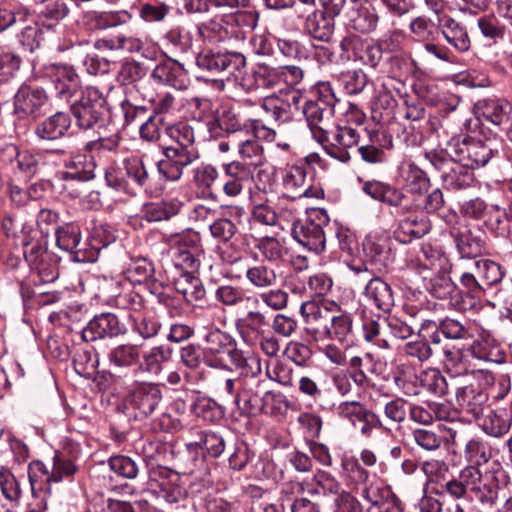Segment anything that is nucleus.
<instances>
[{
    "label": "nucleus",
    "instance_id": "nucleus-1",
    "mask_svg": "<svg viewBox=\"0 0 512 512\" xmlns=\"http://www.w3.org/2000/svg\"><path fill=\"white\" fill-rule=\"evenodd\" d=\"M468 465L440 485L441 494L453 500H478L485 509H493L500 499L506 497L505 491L494 477L483 476L479 465L485 464L491 457L487 445L479 439L469 440L464 449Z\"/></svg>",
    "mask_w": 512,
    "mask_h": 512
},
{
    "label": "nucleus",
    "instance_id": "nucleus-2",
    "mask_svg": "<svg viewBox=\"0 0 512 512\" xmlns=\"http://www.w3.org/2000/svg\"><path fill=\"white\" fill-rule=\"evenodd\" d=\"M77 468L67 456L55 454L51 466L41 460H33L28 465V478L33 496L51 492V485L61 481H71Z\"/></svg>",
    "mask_w": 512,
    "mask_h": 512
},
{
    "label": "nucleus",
    "instance_id": "nucleus-3",
    "mask_svg": "<svg viewBox=\"0 0 512 512\" xmlns=\"http://www.w3.org/2000/svg\"><path fill=\"white\" fill-rule=\"evenodd\" d=\"M69 104L79 129L92 130L102 125L107 112V101L98 88L85 87Z\"/></svg>",
    "mask_w": 512,
    "mask_h": 512
},
{
    "label": "nucleus",
    "instance_id": "nucleus-4",
    "mask_svg": "<svg viewBox=\"0 0 512 512\" xmlns=\"http://www.w3.org/2000/svg\"><path fill=\"white\" fill-rule=\"evenodd\" d=\"M448 146L460 162L471 168L487 165L492 158L499 156L503 148L496 138L483 140L471 136L453 138Z\"/></svg>",
    "mask_w": 512,
    "mask_h": 512
},
{
    "label": "nucleus",
    "instance_id": "nucleus-5",
    "mask_svg": "<svg viewBox=\"0 0 512 512\" xmlns=\"http://www.w3.org/2000/svg\"><path fill=\"white\" fill-rule=\"evenodd\" d=\"M330 218L323 208H312L306 217L293 224V238L308 251L321 254L326 248L325 228L329 226Z\"/></svg>",
    "mask_w": 512,
    "mask_h": 512
},
{
    "label": "nucleus",
    "instance_id": "nucleus-6",
    "mask_svg": "<svg viewBox=\"0 0 512 512\" xmlns=\"http://www.w3.org/2000/svg\"><path fill=\"white\" fill-rule=\"evenodd\" d=\"M333 311L316 312L313 314L314 325L311 334L315 340H334L340 343L348 341L353 333V317L338 304H332Z\"/></svg>",
    "mask_w": 512,
    "mask_h": 512
},
{
    "label": "nucleus",
    "instance_id": "nucleus-7",
    "mask_svg": "<svg viewBox=\"0 0 512 512\" xmlns=\"http://www.w3.org/2000/svg\"><path fill=\"white\" fill-rule=\"evenodd\" d=\"M425 158L439 173L444 186L452 190L468 188L474 181L473 173L458 158L448 157L443 151H429Z\"/></svg>",
    "mask_w": 512,
    "mask_h": 512
},
{
    "label": "nucleus",
    "instance_id": "nucleus-8",
    "mask_svg": "<svg viewBox=\"0 0 512 512\" xmlns=\"http://www.w3.org/2000/svg\"><path fill=\"white\" fill-rule=\"evenodd\" d=\"M316 141L332 158L346 163L351 159L349 150L354 148L360 139L359 132L350 126H335L332 129H320Z\"/></svg>",
    "mask_w": 512,
    "mask_h": 512
},
{
    "label": "nucleus",
    "instance_id": "nucleus-9",
    "mask_svg": "<svg viewBox=\"0 0 512 512\" xmlns=\"http://www.w3.org/2000/svg\"><path fill=\"white\" fill-rule=\"evenodd\" d=\"M163 399L159 384L154 382H138L123 399L127 409L134 411L136 419L151 416L160 406Z\"/></svg>",
    "mask_w": 512,
    "mask_h": 512
},
{
    "label": "nucleus",
    "instance_id": "nucleus-10",
    "mask_svg": "<svg viewBox=\"0 0 512 512\" xmlns=\"http://www.w3.org/2000/svg\"><path fill=\"white\" fill-rule=\"evenodd\" d=\"M301 95L295 90H280L264 97L260 107L272 124L280 126L293 121L299 110Z\"/></svg>",
    "mask_w": 512,
    "mask_h": 512
},
{
    "label": "nucleus",
    "instance_id": "nucleus-11",
    "mask_svg": "<svg viewBox=\"0 0 512 512\" xmlns=\"http://www.w3.org/2000/svg\"><path fill=\"white\" fill-rule=\"evenodd\" d=\"M42 71L52 83L56 96L67 103L75 99L82 90L80 77L70 65L49 63L43 66Z\"/></svg>",
    "mask_w": 512,
    "mask_h": 512
},
{
    "label": "nucleus",
    "instance_id": "nucleus-12",
    "mask_svg": "<svg viewBox=\"0 0 512 512\" xmlns=\"http://www.w3.org/2000/svg\"><path fill=\"white\" fill-rule=\"evenodd\" d=\"M205 362L210 367H222L226 358L232 360L238 351L236 340L227 332L219 328L206 331L203 338Z\"/></svg>",
    "mask_w": 512,
    "mask_h": 512
},
{
    "label": "nucleus",
    "instance_id": "nucleus-13",
    "mask_svg": "<svg viewBox=\"0 0 512 512\" xmlns=\"http://www.w3.org/2000/svg\"><path fill=\"white\" fill-rule=\"evenodd\" d=\"M283 196L296 200L302 197L322 198L323 190L308 183L307 166L304 163L289 166L282 176Z\"/></svg>",
    "mask_w": 512,
    "mask_h": 512
},
{
    "label": "nucleus",
    "instance_id": "nucleus-14",
    "mask_svg": "<svg viewBox=\"0 0 512 512\" xmlns=\"http://www.w3.org/2000/svg\"><path fill=\"white\" fill-rule=\"evenodd\" d=\"M197 67L211 75H217L227 71L232 74L246 65V58L240 52L228 50L216 51L213 49L203 50L196 57Z\"/></svg>",
    "mask_w": 512,
    "mask_h": 512
},
{
    "label": "nucleus",
    "instance_id": "nucleus-15",
    "mask_svg": "<svg viewBox=\"0 0 512 512\" xmlns=\"http://www.w3.org/2000/svg\"><path fill=\"white\" fill-rule=\"evenodd\" d=\"M199 157L198 150L167 146L163 149V158L157 162L158 173L163 180L176 182L181 179L184 168Z\"/></svg>",
    "mask_w": 512,
    "mask_h": 512
},
{
    "label": "nucleus",
    "instance_id": "nucleus-16",
    "mask_svg": "<svg viewBox=\"0 0 512 512\" xmlns=\"http://www.w3.org/2000/svg\"><path fill=\"white\" fill-rule=\"evenodd\" d=\"M223 174L220 178L222 191L229 198H235L242 194L244 187L254 177V172L247 169L238 161L223 163Z\"/></svg>",
    "mask_w": 512,
    "mask_h": 512
},
{
    "label": "nucleus",
    "instance_id": "nucleus-17",
    "mask_svg": "<svg viewBox=\"0 0 512 512\" xmlns=\"http://www.w3.org/2000/svg\"><path fill=\"white\" fill-rule=\"evenodd\" d=\"M48 101L45 89L21 85L14 96V111L19 117L36 115Z\"/></svg>",
    "mask_w": 512,
    "mask_h": 512
},
{
    "label": "nucleus",
    "instance_id": "nucleus-18",
    "mask_svg": "<svg viewBox=\"0 0 512 512\" xmlns=\"http://www.w3.org/2000/svg\"><path fill=\"white\" fill-rule=\"evenodd\" d=\"M123 333L118 317L113 313H101L94 316L82 330V339L93 342L99 339L113 338Z\"/></svg>",
    "mask_w": 512,
    "mask_h": 512
},
{
    "label": "nucleus",
    "instance_id": "nucleus-19",
    "mask_svg": "<svg viewBox=\"0 0 512 512\" xmlns=\"http://www.w3.org/2000/svg\"><path fill=\"white\" fill-rule=\"evenodd\" d=\"M488 401V393L480 385L473 383L459 387L456 391V402L462 411L479 418L483 415Z\"/></svg>",
    "mask_w": 512,
    "mask_h": 512
},
{
    "label": "nucleus",
    "instance_id": "nucleus-20",
    "mask_svg": "<svg viewBox=\"0 0 512 512\" xmlns=\"http://www.w3.org/2000/svg\"><path fill=\"white\" fill-rule=\"evenodd\" d=\"M442 353L444 356L443 362L449 371H454L457 375H470L473 379L484 381L487 385L493 383L494 377L491 372L483 369L469 370L461 349L446 345L442 348Z\"/></svg>",
    "mask_w": 512,
    "mask_h": 512
},
{
    "label": "nucleus",
    "instance_id": "nucleus-21",
    "mask_svg": "<svg viewBox=\"0 0 512 512\" xmlns=\"http://www.w3.org/2000/svg\"><path fill=\"white\" fill-rule=\"evenodd\" d=\"M70 126V115L58 111L39 122L34 128V134L39 140L54 141L65 136Z\"/></svg>",
    "mask_w": 512,
    "mask_h": 512
},
{
    "label": "nucleus",
    "instance_id": "nucleus-22",
    "mask_svg": "<svg viewBox=\"0 0 512 512\" xmlns=\"http://www.w3.org/2000/svg\"><path fill=\"white\" fill-rule=\"evenodd\" d=\"M151 77L162 84L174 87L177 90L187 88V73L180 63L172 60L164 61L156 65Z\"/></svg>",
    "mask_w": 512,
    "mask_h": 512
},
{
    "label": "nucleus",
    "instance_id": "nucleus-23",
    "mask_svg": "<svg viewBox=\"0 0 512 512\" xmlns=\"http://www.w3.org/2000/svg\"><path fill=\"white\" fill-rule=\"evenodd\" d=\"M268 325L265 315L258 310H250L235 320L236 329L244 342L253 345Z\"/></svg>",
    "mask_w": 512,
    "mask_h": 512
},
{
    "label": "nucleus",
    "instance_id": "nucleus-24",
    "mask_svg": "<svg viewBox=\"0 0 512 512\" xmlns=\"http://www.w3.org/2000/svg\"><path fill=\"white\" fill-rule=\"evenodd\" d=\"M57 246L66 252L74 255V260L78 262L88 261L81 245V230L77 224L67 223L55 231Z\"/></svg>",
    "mask_w": 512,
    "mask_h": 512
},
{
    "label": "nucleus",
    "instance_id": "nucleus-25",
    "mask_svg": "<svg viewBox=\"0 0 512 512\" xmlns=\"http://www.w3.org/2000/svg\"><path fill=\"white\" fill-rule=\"evenodd\" d=\"M131 20L127 11L88 12L84 16V25L92 32L124 25Z\"/></svg>",
    "mask_w": 512,
    "mask_h": 512
},
{
    "label": "nucleus",
    "instance_id": "nucleus-26",
    "mask_svg": "<svg viewBox=\"0 0 512 512\" xmlns=\"http://www.w3.org/2000/svg\"><path fill=\"white\" fill-rule=\"evenodd\" d=\"M364 295L377 309L389 312L394 306L391 286L380 277H372L365 286Z\"/></svg>",
    "mask_w": 512,
    "mask_h": 512
},
{
    "label": "nucleus",
    "instance_id": "nucleus-27",
    "mask_svg": "<svg viewBox=\"0 0 512 512\" xmlns=\"http://www.w3.org/2000/svg\"><path fill=\"white\" fill-rule=\"evenodd\" d=\"M431 230V222L425 215H409L400 220L397 229L395 230V237L401 243L411 242L413 239H418Z\"/></svg>",
    "mask_w": 512,
    "mask_h": 512
},
{
    "label": "nucleus",
    "instance_id": "nucleus-28",
    "mask_svg": "<svg viewBox=\"0 0 512 512\" xmlns=\"http://www.w3.org/2000/svg\"><path fill=\"white\" fill-rule=\"evenodd\" d=\"M439 30L447 41L458 52H466L471 47L467 29L460 22L450 17H445L439 21Z\"/></svg>",
    "mask_w": 512,
    "mask_h": 512
},
{
    "label": "nucleus",
    "instance_id": "nucleus-29",
    "mask_svg": "<svg viewBox=\"0 0 512 512\" xmlns=\"http://www.w3.org/2000/svg\"><path fill=\"white\" fill-rule=\"evenodd\" d=\"M259 15L254 10H238L225 18L232 38L244 41L258 24Z\"/></svg>",
    "mask_w": 512,
    "mask_h": 512
},
{
    "label": "nucleus",
    "instance_id": "nucleus-30",
    "mask_svg": "<svg viewBox=\"0 0 512 512\" xmlns=\"http://www.w3.org/2000/svg\"><path fill=\"white\" fill-rule=\"evenodd\" d=\"M399 178L403 189L410 194L421 195L430 186L427 174L412 162L402 164Z\"/></svg>",
    "mask_w": 512,
    "mask_h": 512
},
{
    "label": "nucleus",
    "instance_id": "nucleus-31",
    "mask_svg": "<svg viewBox=\"0 0 512 512\" xmlns=\"http://www.w3.org/2000/svg\"><path fill=\"white\" fill-rule=\"evenodd\" d=\"M149 491L155 496L159 504L172 505L186 498V491L167 478L160 480L153 477L148 482Z\"/></svg>",
    "mask_w": 512,
    "mask_h": 512
},
{
    "label": "nucleus",
    "instance_id": "nucleus-32",
    "mask_svg": "<svg viewBox=\"0 0 512 512\" xmlns=\"http://www.w3.org/2000/svg\"><path fill=\"white\" fill-rule=\"evenodd\" d=\"M264 394L261 396L254 390L249 382L239 385L238 394L235 398V406L240 415L257 416L263 412Z\"/></svg>",
    "mask_w": 512,
    "mask_h": 512
},
{
    "label": "nucleus",
    "instance_id": "nucleus-33",
    "mask_svg": "<svg viewBox=\"0 0 512 512\" xmlns=\"http://www.w3.org/2000/svg\"><path fill=\"white\" fill-rule=\"evenodd\" d=\"M334 18L335 16H331L324 11H314L307 16L305 30L314 39L328 42L334 33Z\"/></svg>",
    "mask_w": 512,
    "mask_h": 512
},
{
    "label": "nucleus",
    "instance_id": "nucleus-34",
    "mask_svg": "<svg viewBox=\"0 0 512 512\" xmlns=\"http://www.w3.org/2000/svg\"><path fill=\"white\" fill-rule=\"evenodd\" d=\"M173 357V349L165 344L153 346L148 351L141 354L142 362L138 369L142 372L159 375L163 370V365L169 362Z\"/></svg>",
    "mask_w": 512,
    "mask_h": 512
},
{
    "label": "nucleus",
    "instance_id": "nucleus-35",
    "mask_svg": "<svg viewBox=\"0 0 512 512\" xmlns=\"http://www.w3.org/2000/svg\"><path fill=\"white\" fill-rule=\"evenodd\" d=\"M512 426V414L509 407H499L491 410L485 417L482 429L493 437H502L510 430Z\"/></svg>",
    "mask_w": 512,
    "mask_h": 512
},
{
    "label": "nucleus",
    "instance_id": "nucleus-36",
    "mask_svg": "<svg viewBox=\"0 0 512 512\" xmlns=\"http://www.w3.org/2000/svg\"><path fill=\"white\" fill-rule=\"evenodd\" d=\"M302 113L316 140L317 132L326 128V121H329L334 114L333 108L319 105L317 102L307 100L302 107Z\"/></svg>",
    "mask_w": 512,
    "mask_h": 512
},
{
    "label": "nucleus",
    "instance_id": "nucleus-37",
    "mask_svg": "<svg viewBox=\"0 0 512 512\" xmlns=\"http://www.w3.org/2000/svg\"><path fill=\"white\" fill-rule=\"evenodd\" d=\"M457 250L462 258H475L482 254L485 242L469 229L459 230L453 235Z\"/></svg>",
    "mask_w": 512,
    "mask_h": 512
},
{
    "label": "nucleus",
    "instance_id": "nucleus-38",
    "mask_svg": "<svg viewBox=\"0 0 512 512\" xmlns=\"http://www.w3.org/2000/svg\"><path fill=\"white\" fill-rule=\"evenodd\" d=\"M142 47L143 43L140 39L125 34L100 38L94 42V48L100 51L122 50L133 53L139 52Z\"/></svg>",
    "mask_w": 512,
    "mask_h": 512
},
{
    "label": "nucleus",
    "instance_id": "nucleus-39",
    "mask_svg": "<svg viewBox=\"0 0 512 512\" xmlns=\"http://www.w3.org/2000/svg\"><path fill=\"white\" fill-rule=\"evenodd\" d=\"M393 382L407 396L421 393L420 375L405 364L397 365L393 372Z\"/></svg>",
    "mask_w": 512,
    "mask_h": 512
},
{
    "label": "nucleus",
    "instance_id": "nucleus-40",
    "mask_svg": "<svg viewBox=\"0 0 512 512\" xmlns=\"http://www.w3.org/2000/svg\"><path fill=\"white\" fill-rule=\"evenodd\" d=\"M125 278L132 284H143L150 282L155 275V267L151 260L146 257L131 259L124 271Z\"/></svg>",
    "mask_w": 512,
    "mask_h": 512
},
{
    "label": "nucleus",
    "instance_id": "nucleus-41",
    "mask_svg": "<svg viewBox=\"0 0 512 512\" xmlns=\"http://www.w3.org/2000/svg\"><path fill=\"white\" fill-rule=\"evenodd\" d=\"M108 359L119 368H129L140 364L141 348L136 344H121L110 350Z\"/></svg>",
    "mask_w": 512,
    "mask_h": 512
},
{
    "label": "nucleus",
    "instance_id": "nucleus-42",
    "mask_svg": "<svg viewBox=\"0 0 512 512\" xmlns=\"http://www.w3.org/2000/svg\"><path fill=\"white\" fill-rule=\"evenodd\" d=\"M175 286L187 302L201 301L205 298L206 291L202 281L191 272H183L176 280Z\"/></svg>",
    "mask_w": 512,
    "mask_h": 512
},
{
    "label": "nucleus",
    "instance_id": "nucleus-43",
    "mask_svg": "<svg viewBox=\"0 0 512 512\" xmlns=\"http://www.w3.org/2000/svg\"><path fill=\"white\" fill-rule=\"evenodd\" d=\"M390 83H384L376 92L372 101V112L375 118L379 115L380 118H392L397 107V101L392 94Z\"/></svg>",
    "mask_w": 512,
    "mask_h": 512
},
{
    "label": "nucleus",
    "instance_id": "nucleus-44",
    "mask_svg": "<svg viewBox=\"0 0 512 512\" xmlns=\"http://www.w3.org/2000/svg\"><path fill=\"white\" fill-rule=\"evenodd\" d=\"M197 33L199 37L208 43H221L232 39L230 33V27L227 26L225 20H209L207 22L200 23L197 26Z\"/></svg>",
    "mask_w": 512,
    "mask_h": 512
},
{
    "label": "nucleus",
    "instance_id": "nucleus-45",
    "mask_svg": "<svg viewBox=\"0 0 512 512\" xmlns=\"http://www.w3.org/2000/svg\"><path fill=\"white\" fill-rule=\"evenodd\" d=\"M239 159L242 165L255 173L256 169L263 164V148L255 139H247L239 144Z\"/></svg>",
    "mask_w": 512,
    "mask_h": 512
},
{
    "label": "nucleus",
    "instance_id": "nucleus-46",
    "mask_svg": "<svg viewBox=\"0 0 512 512\" xmlns=\"http://www.w3.org/2000/svg\"><path fill=\"white\" fill-rule=\"evenodd\" d=\"M219 179V172L210 163H200L192 169V183L203 193H211L214 184Z\"/></svg>",
    "mask_w": 512,
    "mask_h": 512
},
{
    "label": "nucleus",
    "instance_id": "nucleus-47",
    "mask_svg": "<svg viewBox=\"0 0 512 512\" xmlns=\"http://www.w3.org/2000/svg\"><path fill=\"white\" fill-rule=\"evenodd\" d=\"M247 281L256 288H268L278 281L275 270L264 263H258L246 269Z\"/></svg>",
    "mask_w": 512,
    "mask_h": 512
},
{
    "label": "nucleus",
    "instance_id": "nucleus-48",
    "mask_svg": "<svg viewBox=\"0 0 512 512\" xmlns=\"http://www.w3.org/2000/svg\"><path fill=\"white\" fill-rule=\"evenodd\" d=\"M181 207L182 203L177 200L151 203L145 207L144 218L148 222L168 220L177 215Z\"/></svg>",
    "mask_w": 512,
    "mask_h": 512
},
{
    "label": "nucleus",
    "instance_id": "nucleus-49",
    "mask_svg": "<svg viewBox=\"0 0 512 512\" xmlns=\"http://www.w3.org/2000/svg\"><path fill=\"white\" fill-rule=\"evenodd\" d=\"M208 128L212 136H218L217 129L226 133H235L243 128L242 120L238 113L232 109H225L219 116L208 122Z\"/></svg>",
    "mask_w": 512,
    "mask_h": 512
},
{
    "label": "nucleus",
    "instance_id": "nucleus-50",
    "mask_svg": "<svg viewBox=\"0 0 512 512\" xmlns=\"http://www.w3.org/2000/svg\"><path fill=\"white\" fill-rule=\"evenodd\" d=\"M511 112L512 105L502 100H489L482 108L483 117L496 126L507 124Z\"/></svg>",
    "mask_w": 512,
    "mask_h": 512
},
{
    "label": "nucleus",
    "instance_id": "nucleus-51",
    "mask_svg": "<svg viewBox=\"0 0 512 512\" xmlns=\"http://www.w3.org/2000/svg\"><path fill=\"white\" fill-rule=\"evenodd\" d=\"M381 203L389 206L391 208V213L398 216H404L409 213L412 208V204L403 189L390 184L386 187Z\"/></svg>",
    "mask_w": 512,
    "mask_h": 512
},
{
    "label": "nucleus",
    "instance_id": "nucleus-52",
    "mask_svg": "<svg viewBox=\"0 0 512 512\" xmlns=\"http://www.w3.org/2000/svg\"><path fill=\"white\" fill-rule=\"evenodd\" d=\"M476 272L481 281L489 287L496 286L504 278L505 269L490 259H480L475 262Z\"/></svg>",
    "mask_w": 512,
    "mask_h": 512
},
{
    "label": "nucleus",
    "instance_id": "nucleus-53",
    "mask_svg": "<svg viewBox=\"0 0 512 512\" xmlns=\"http://www.w3.org/2000/svg\"><path fill=\"white\" fill-rule=\"evenodd\" d=\"M217 301L225 306H236L243 302L258 303L259 299L254 296L246 295L244 290L237 286L221 285L215 291Z\"/></svg>",
    "mask_w": 512,
    "mask_h": 512
},
{
    "label": "nucleus",
    "instance_id": "nucleus-54",
    "mask_svg": "<svg viewBox=\"0 0 512 512\" xmlns=\"http://www.w3.org/2000/svg\"><path fill=\"white\" fill-rule=\"evenodd\" d=\"M430 325L433 327H438V329H440L442 332V335L447 339L460 340L471 337L469 330L465 327V325L453 318L446 317L440 320L438 323L428 320L425 321V323L422 325V328L424 329Z\"/></svg>",
    "mask_w": 512,
    "mask_h": 512
},
{
    "label": "nucleus",
    "instance_id": "nucleus-55",
    "mask_svg": "<svg viewBox=\"0 0 512 512\" xmlns=\"http://www.w3.org/2000/svg\"><path fill=\"white\" fill-rule=\"evenodd\" d=\"M461 285L467 290L468 301H463L462 304H458V310H468L475 308L477 301L483 296L484 288L472 273L465 272L460 277Z\"/></svg>",
    "mask_w": 512,
    "mask_h": 512
},
{
    "label": "nucleus",
    "instance_id": "nucleus-56",
    "mask_svg": "<svg viewBox=\"0 0 512 512\" xmlns=\"http://www.w3.org/2000/svg\"><path fill=\"white\" fill-rule=\"evenodd\" d=\"M512 213L509 214L499 205H491L485 214L486 226L498 235L506 236L509 233V221Z\"/></svg>",
    "mask_w": 512,
    "mask_h": 512
},
{
    "label": "nucleus",
    "instance_id": "nucleus-57",
    "mask_svg": "<svg viewBox=\"0 0 512 512\" xmlns=\"http://www.w3.org/2000/svg\"><path fill=\"white\" fill-rule=\"evenodd\" d=\"M253 79L257 87L275 88L282 83L280 67L259 63L253 71Z\"/></svg>",
    "mask_w": 512,
    "mask_h": 512
},
{
    "label": "nucleus",
    "instance_id": "nucleus-58",
    "mask_svg": "<svg viewBox=\"0 0 512 512\" xmlns=\"http://www.w3.org/2000/svg\"><path fill=\"white\" fill-rule=\"evenodd\" d=\"M169 137L175 144L170 145L174 148H183L188 150H198L193 146L195 135L193 128L184 122H179L167 128Z\"/></svg>",
    "mask_w": 512,
    "mask_h": 512
},
{
    "label": "nucleus",
    "instance_id": "nucleus-59",
    "mask_svg": "<svg viewBox=\"0 0 512 512\" xmlns=\"http://www.w3.org/2000/svg\"><path fill=\"white\" fill-rule=\"evenodd\" d=\"M411 435L417 446L425 451L438 450L444 441L441 431L435 429L417 428L412 430Z\"/></svg>",
    "mask_w": 512,
    "mask_h": 512
},
{
    "label": "nucleus",
    "instance_id": "nucleus-60",
    "mask_svg": "<svg viewBox=\"0 0 512 512\" xmlns=\"http://www.w3.org/2000/svg\"><path fill=\"white\" fill-rule=\"evenodd\" d=\"M337 414L340 418L349 421L353 426L361 420H367L369 417H374V413L365 408L363 404L358 401H344L339 404Z\"/></svg>",
    "mask_w": 512,
    "mask_h": 512
},
{
    "label": "nucleus",
    "instance_id": "nucleus-61",
    "mask_svg": "<svg viewBox=\"0 0 512 512\" xmlns=\"http://www.w3.org/2000/svg\"><path fill=\"white\" fill-rule=\"evenodd\" d=\"M378 14L374 9L361 7L357 9L350 19L351 27L360 33H370L378 25Z\"/></svg>",
    "mask_w": 512,
    "mask_h": 512
},
{
    "label": "nucleus",
    "instance_id": "nucleus-62",
    "mask_svg": "<svg viewBox=\"0 0 512 512\" xmlns=\"http://www.w3.org/2000/svg\"><path fill=\"white\" fill-rule=\"evenodd\" d=\"M43 29L38 23H33L24 27L17 35L18 43L24 52L33 53L40 48L43 37Z\"/></svg>",
    "mask_w": 512,
    "mask_h": 512
},
{
    "label": "nucleus",
    "instance_id": "nucleus-63",
    "mask_svg": "<svg viewBox=\"0 0 512 512\" xmlns=\"http://www.w3.org/2000/svg\"><path fill=\"white\" fill-rule=\"evenodd\" d=\"M126 177L130 179L137 187L144 188L149 182V173L139 157H130L123 161Z\"/></svg>",
    "mask_w": 512,
    "mask_h": 512
},
{
    "label": "nucleus",
    "instance_id": "nucleus-64",
    "mask_svg": "<svg viewBox=\"0 0 512 512\" xmlns=\"http://www.w3.org/2000/svg\"><path fill=\"white\" fill-rule=\"evenodd\" d=\"M409 30L419 42L434 41L438 34L436 24L425 16L414 18L409 24Z\"/></svg>",
    "mask_w": 512,
    "mask_h": 512
}]
</instances>
